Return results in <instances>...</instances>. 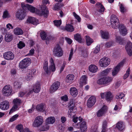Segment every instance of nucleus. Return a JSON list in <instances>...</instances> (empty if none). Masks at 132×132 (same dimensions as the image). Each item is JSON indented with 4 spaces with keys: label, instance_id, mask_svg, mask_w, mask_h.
Returning a JSON list of instances; mask_svg holds the SVG:
<instances>
[{
    "label": "nucleus",
    "instance_id": "f257e3e1",
    "mask_svg": "<svg viewBox=\"0 0 132 132\" xmlns=\"http://www.w3.org/2000/svg\"><path fill=\"white\" fill-rule=\"evenodd\" d=\"M28 11L40 15H43L46 18L47 17L48 13L47 9H21L17 12L16 17L19 19L22 20L25 18L27 12Z\"/></svg>",
    "mask_w": 132,
    "mask_h": 132
},
{
    "label": "nucleus",
    "instance_id": "f03ea898",
    "mask_svg": "<svg viewBox=\"0 0 132 132\" xmlns=\"http://www.w3.org/2000/svg\"><path fill=\"white\" fill-rule=\"evenodd\" d=\"M43 68L46 73L48 75L50 74L52 72H53L56 70L55 65H50L48 67V62L47 59L44 61Z\"/></svg>",
    "mask_w": 132,
    "mask_h": 132
},
{
    "label": "nucleus",
    "instance_id": "7ed1b4c3",
    "mask_svg": "<svg viewBox=\"0 0 132 132\" xmlns=\"http://www.w3.org/2000/svg\"><path fill=\"white\" fill-rule=\"evenodd\" d=\"M12 87L10 85H6L4 87L2 91V93L3 95L8 97L11 95L12 92Z\"/></svg>",
    "mask_w": 132,
    "mask_h": 132
},
{
    "label": "nucleus",
    "instance_id": "20e7f679",
    "mask_svg": "<svg viewBox=\"0 0 132 132\" xmlns=\"http://www.w3.org/2000/svg\"><path fill=\"white\" fill-rule=\"evenodd\" d=\"M40 88L39 83V82H37L33 85L32 88L29 89V92L27 94L28 95H29L33 92L35 93H38L39 92Z\"/></svg>",
    "mask_w": 132,
    "mask_h": 132
},
{
    "label": "nucleus",
    "instance_id": "39448f33",
    "mask_svg": "<svg viewBox=\"0 0 132 132\" xmlns=\"http://www.w3.org/2000/svg\"><path fill=\"white\" fill-rule=\"evenodd\" d=\"M44 121L42 117L39 116L37 117L34 120L32 126L35 127H38L40 126L43 123Z\"/></svg>",
    "mask_w": 132,
    "mask_h": 132
},
{
    "label": "nucleus",
    "instance_id": "423d86ee",
    "mask_svg": "<svg viewBox=\"0 0 132 132\" xmlns=\"http://www.w3.org/2000/svg\"><path fill=\"white\" fill-rule=\"evenodd\" d=\"M112 78L111 77H105L98 80L97 83L100 85L108 84L112 81Z\"/></svg>",
    "mask_w": 132,
    "mask_h": 132
},
{
    "label": "nucleus",
    "instance_id": "0eeeda50",
    "mask_svg": "<svg viewBox=\"0 0 132 132\" xmlns=\"http://www.w3.org/2000/svg\"><path fill=\"white\" fill-rule=\"evenodd\" d=\"M125 62V60H123L113 69L112 72L113 76H116L118 74L120 71L121 68L123 66Z\"/></svg>",
    "mask_w": 132,
    "mask_h": 132
},
{
    "label": "nucleus",
    "instance_id": "6e6552de",
    "mask_svg": "<svg viewBox=\"0 0 132 132\" xmlns=\"http://www.w3.org/2000/svg\"><path fill=\"white\" fill-rule=\"evenodd\" d=\"M53 53L55 56L58 57H60L63 55V51L59 45H57L54 48Z\"/></svg>",
    "mask_w": 132,
    "mask_h": 132
},
{
    "label": "nucleus",
    "instance_id": "1a4fd4ad",
    "mask_svg": "<svg viewBox=\"0 0 132 132\" xmlns=\"http://www.w3.org/2000/svg\"><path fill=\"white\" fill-rule=\"evenodd\" d=\"M31 63L30 59L28 58H26L22 60L19 63V66L21 69L27 67Z\"/></svg>",
    "mask_w": 132,
    "mask_h": 132
},
{
    "label": "nucleus",
    "instance_id": "9d476101",
    "mask_svg": "<svg viewBox=\"0 0 132 132\" xmlns=\"http://www.w3.org/2000/svg\"><path fill=\"white\" fill-rule=\"evenodd\" d=\"M110 63V59L107 57H103L100 59L99 61V64L102 67H106Z\"/></svg>",
    "mask_w": 132,
    "mask_h": 132
},
{
    "label": "nucleus",
    "instance_id": "9b49d317",
    "mask_svg": "<svg viewBox=\"0 0 132 132\" xmlns=\"http://www.w3.org/2000/svg\"><path fill=\"white\" fill-rule=\"evenodd\" d=\"M36 70L33 69L30 70L25 77V79L27 81L31 80L33 79V77L35 75Z\"/></svg>",
    "mask_w": 132,
    "mask_h": 132
},
{
    "label": "nucleus",
    "instance_id": "f8f14e48",
    "mask_svg": "<svg viewBox=\"0 0 132 132\" xmlns=\"http://www.w3.org/2000/svg\"><path fill=\"white\" fill-rule=\"evenodd\" d=\"M77 127H79L81 132H86L87 131V126L85 121L78 123Z\"/></svg>",
    "mask_w": 132,
    "mask_h": 132
},
{
    "label": "nucleus",
    "instance_id": "ddd939ff",
    "mask_svg": "<svg viewBox=\"0 0 132 132\" xmlns=\"http://www.w3.org/2000/svg\"><path fill=\"white\" fill-rule=\"evenodd\" d=\"M96 101V97L94 96H91L87 101V106L89 108H91L95 104Z\"/></svg>",
    "mask_w": 132,
    "mask_h": 132
},
{
    "label": "nucleus",
    "instance_id": "4468645a",
    "mask_svg": "<svg viewBox=\"0 0 132 132\" xmlns=\"http://www.w3.org/2000/svg\"><path fill=\"white\" fill-rule=\"evenodd\" d=\"M3 57L5 60H11L14 58V55L12 52L8 51L6 52L3 54Z\"/></svg>",
    "mask_w": 132,
    "mask_h": 132
},
{
    "label": "nucleus",
    "instance_id": "2eb2a0df",
    "mask_svg": "<svg viewBox=\"0 0 132 132\" xmlns=\"http://www.w3.org/2000/svg\"><path fill=\"white\" fill-rule=\"evenodd\" d=\"M100 95L102 98H105L107 101H110L112 99V96L110 92L101 93Z\"/></svg>",
    "mask_w": 132,
    "mask_h": 132
},
{
    "label": "nucleus",
    "instance_id": "dca6fc26",
    "mask_svg": "<svg viewBox=\"0 0 132 132\" xmlns=\"http://www.w3.org/2000/svg\"><path fill=\"white\" fill-rule=\"evenodd\" d=\"M9 102L7 101H5L1 102L0 104V108L3 110H7L9 108Z\"/></svg>",
    "mask_w": 132,
    "mask_h": 132
},
{
    "label": "nucleus",
    "instance_id": "f3484780",
    "mask_svg": "<svg viewBox=\"0 0 132 132\" xmlns=\"http://www.w3.org/2000/svg\"><path fill=\"white\" fill-rule=\"evenodd\" d=\"M125 49L128 55L130 56H131L132 54V43L128 41L127 42Z\"/></svg>",
    "mask_w": 132,
    "mask_h": 132
},
{
    "label": "nucleus",
    "instance_id": "a211bd4d",
    "mask_svg": "<svg viewBox=\"0 0 132 132\" xmlns=\"http://www.w3.org/2000/svg\"><path fill=\"white\" fill-rule=\"evenodd\" d=\"M118 28L119 29L120 34L123 36H125L127 34V30L126 27L122 24H120Z\"/></svg>",
    "mask_w": 132,
    "mask_h": 132
},
{
    "label": "nucleus",
    "instance_id": "6ab92c4d",
    "mask_svg": "<svg viewBox=\"0 0 132 132\" xmlns=\"http://www.w3.org/2000/svg\"><path fill=\"white\" fill-rule=\"evenodd\" d=\"M26 23H31L34 25L38 24V20L36 18L30 16L29 17L27 20Z\"/></svg>",
    "mask_w": 132,
    "mask_h": 132
},
{
    "label": "nucleus",
    "instance_id": "aec40b11",
    "mask_svg": "<svg viewBox=\"0 0 132 132\" xmlns=\"http://www.w3.org/2000/svg\"><path fill=\"white\" fill-rule=\"evenodd\" d=\"M108 107L106 106L103 105L102 108L99 110L97 113V116L100 117L104 115L106 112Z\"/></svg>",
    "mask_w": 132,
    "mask_h": 132
},
{
    "label": "nucleus",
    "instance_id": "412c9836",
    "mask_svg": "<svg viewBox=\"0 0 132 132\" xmlns=\"http://www.w3.org/2000/svg\"><path fill=\"white\" fill-rule=\"evenodd\" d=\"M60 85V82L58 81L54 82L51 87L50 90V92L52 93L56 91L59 88Z\"/></svg>",
    "mask_w": 132,
    "mask_h": 132
},
{
    "label": "nucleus",
    "instance_id": "4be33fe9",
    "mask_svg": "<svg viewBox=\"0 0 132 132\" xmlns=\"http://www.w3.org/2000/svg\"><path fill=\"white\" fill-rule=\"evenodd\" d=\"M76 111V109L75 108H71L68 112V117L70 118H72V117L75 116V113Z\"/></svg>",
    "mask_w": 132,
    "mask_h": 132
},
{
    "label": "nucleus",
    "instance_id": "5701e85b",
    "mask_svg": "<svg viewBox=\"0 0 132 132\" xmlns=\"http://www.w3.org/2000/svg\"><path fill=\"white\" fill-rule=\"evenodd\" d=\"M87 77L86 75H83L82 76L79 81V83L81 86H82L85 85L87 83Z\"/></svg>",
    "mask_w": 132,
    "mask_h": 132
},
{
    "label": "nucleus",
    "instance_id": "b1692460",
    "mask_svg": "<svg viewBox=\"0 0 132 132\" xmlns=\"http://www.w3.org/2000/svg\"><path fill=\"white\" fill-rule=\"evenodd\" d=\"M74 79V76L72 74L69 75L66 77V81L67 82L71 83Z\"/></svg>",
    "mask_w": 132,
    "mask_h": 132
},
{
    "label": "nucleus",
    "instance_id": "393cba45",
    "mask_svg": "<svg viewBox=\"0 0 132 132\" xmlns=\"http://www.w3.org/2000/svg\"><path fill=\"white\" fill-rule=\"evenodd\" d=\"M118 21H116L110 22V25L112 28L116 29L118 28L120 24H119Z\"/></svg>",
    "mask_w": 132,
    "mask_h": 132
},
{
    "label": "nucleus",
    "instance_id": "a878e982",
    "mask_svg": "<svg viewBox=\"0 0 132 132\" xmlns=\"http://www.w3.org/2000/svg\"><path fill=\"white\" fill-rule=\"evenodd\" d=\"M55 118L53 117H50L47 118L45 121L46 123L48 124H52L55 122Z\"/></svg>",
    "mask_w": 132,
    "mask_h": 132
},
{
    "label": "nucleus",
    "instance_id": "bb28decb",
    "mask_svg": "<svg viewBox=\"0 0 132 132\" xmlns=\"http://www.w3.org/2000/svg\"><path fill=\"white\" fill-rule=\"evenodd\" d=\"M116 127L119 130H123L125 129V125L121 121L119 122L116 124Z\"/></svg>",
    "mask_w": 132,
    "mask_h": 132
},
{
    "label": "nucleus",
    "instance_id": "cd10ccee",
    "mask_svg": "<svg viewBox=\"0 0 132 132\" xmlns=\"http://www.w3.org/2000/svg\"><path fill=\"white\" fill-rule=\"evenodd\" d=\"M70 94L73 97L77 96L78 94V91L77 89L74 87L71 88L70 90Z\"/></svg>",
    "mask_w": 132,
    "mask_h": 132
},
{
    "label": "nucleus",
    "instance_id": "c85d7f7f",
    "mask_svg": "<svg viewBox=\"0 0 132 132\" xmlns=\"http://www.w3.org/2000/svg\"><path fill=\"white\" fill-rule=\"evenodd\" d=\"M100 33L102 37L106 39H108L109 37V34L106 31H104L101 30Z\"/></svg>",
    "mask_w": 132,
    "mask_h": 132
},
{
    "label": "nucleus",
    "instance_id": "c756f323",
    "mask_svg": "<svg viewBox=\"0 0 132 132\" xmlns=\"http://www.w3.org/2000/svg\"><path fill=\"white\" fill-rule=\"evenodd\" d=\"M89 71L93 73H95L97 71L98 68L96 66L94 65H90L89 67Z\"/></svg>",
    "mask_w": 132,
    "mask_h": 132
},
{
    "label": "nucleus",
    "instance_id": "7c9ffc66",
    "mask_svg": "<svg viewBox=\"0 0 132 132\" xmlns=\"http://www.w3.org/2000/svg\"><path fill=\"white\" fill-rule=\"evenodd\" d=\"M46 106L43 104L37 105L36 108L37 110L40 112H43L45 111Z\"/></svg>",
    "mask_w": 132,
    "mask_h": 132
},
{
    "label": "nucleus",
    "instance_id": "2f4dec72",
    "mask_svg": "<svg viewBox=\"0 0 132 132\" xmlns=\"http://www.w3.org/2000/svg\"><path fill=\"white\" fill-rule=\"evenodd\" d=\"M49 4L48 0H42V4L40 8H47Z\"/></svg>",
    "mask_w": 132,
    "mask_h": 132
},
{
    "label": "nucleus",
    "instance_id": "473e14b6",
    "mask_svg": "<svg viewBox=\"0 0 132 132\" xmlns=\"http://www.w3.org/2000/svg\"><path fill=\"white\" fill-rule=\"evenodd\" d=\"M65 29L68 32H72L73 31L74 28L72 25L67 24L65 27Z\"/></svg>",
    "mask_w": 132,
    "mask_h": 132
},
{
    "label": "nucleus",
    "instance_id": "72a5a7b5",
    "mask_svg": "<svg viewBox=\"0 0 132 132\" xmlns=\"http://www.w3.org/2000/svg\"><path fill=\"white\" fill-rule=\"evenodd\" d=\"M14 33L16 35H19L22 34L23 31L20 28H16L14 29Z\"/></svg>",
    "mask_w": 132,
    "mask_h": 132
},
{
    "label": "nucleus",
    "instance_id": "f704fd0d",
    "mask_svg": "<svg viewBox=\"0 0 132 132\" xmlns=\"http://www.w3.org/2000/svg\"><path fill=\"white\" fill-rule=\"evenodd\" d=\"M21 100L19 98H16L14 99L13 102L14 104L19 106L22 103Z\"/></svg>",
    "mask_w": 132,
    "mask_h": 132
},
{
    "label": "nucleus",
    "instance_id": "c9c22d12",
    "mask_svg": "<svg viewBox=\"0 0 132 132\" xmlns=\"http://www.w3.org/2000/svg\"><path fill=\"white\" fill-rule=\"evenodd\" d=\"M12 39V35L11 34H7L5 36V40L7 42H10Z\"/></svg>",
    "mask_w": 132,
    "mask_h": 132
},
{
    "label": "nucleus",
    "instance_id": "e433bc0d",
    "mask_svg": "<svg viewBox=\"0 0 132 132\" xmlns=\"http://www.w3.org/2000/svg\"><path fill=\"white\" fill-rule=\"evenodd\" d=\"M21 6L22 8H24V7H26V8H36L34 6L28 4H25L24 3H21Z\"/></svg>",
    "mask_w": 132,
    "mask_h": 132
},
{
    "label": "nucleus",
    "instance_id": "4c0bfd02",
    "mask_svg": "<svg viewBox=\"0 0 132 132\" xmlns=\"http://www.w3.org/2000/svg\"><path fill=\"white\" fill-rule=\"evenodd\" d=\"M75 39L79 43L82 42V38L80 35L79 34H77L74 35Z\"/></svg>",
    "mask_w": 132,
    "mask_h": 132
},
{
    "label": "nucleus",
    "instance_id": "58836bf2",
    "mask_svg": "<svg viewBox=\"0 0 132 132\" xmlns=\"http://www.w3.org/2000/svg\"><path fill=\"white\" fill-rule=\"evenodd\" d=\"M86 38L87 45L88 46L90 45L93 42V40L89 36H86Z\"/></svg>",
    "mask_w": 132,
    "mask_h": 132
},
{
    "label": "nucleus",
    "instance_id": "ea45409f",
    "mask_svg": "<svg viewBox=\"0 0 132 132\" xmlns=\"http://www.w3.org/2000/svg\"><path fill=\"white\" fill-rule=\"evenodd\" d=\"M19 106L14 104V105L13 106L9 112V114H10L13 112L18 110Z\"/></svg>",
    "mask_w": 132,
    "mask_h": 132
},
{
    "label": "nucleus",
    "instance_id": "a19ab883",
    "mask_svg": "<svg viewBox=\"0 0 132 132\" xmlns=\"http://www.w3.org/2000/svg\"><path fill=\"white\" fill-rule=\"evenodd\" d=\"M49 127L47 123L46 125L40 128V131H46L49 129Z\"/></svg>",
    "mask_w": 132,
    "mask_h": 132
},
{
    "label": "nucleus",
    "instance_id": "79ce46f5",
    "mask_svg": "<svg viewBox=\"0 0 132 132\" xmlns=\"http://www.w3.org/2000/svg\"><path fill=\"white\" fill-rule=\"evenodd\" d=\"M111 70V68H108L104 70L102 72L101 75L103 76L107 75L110 72Z\"/></svg>",
    "mask_w": 132,
    "mask_h": 132
},
{
    "label": "nucleus",
    "instance_id": "37998d69",
    "mask_svg": "<svg viewBox=\"0 0 132 132\" xmlns=\"http://www.w3.org/2000/svg\"><path fill=\"white\" fill-rule=\"evenodd\" d=\"M107 121H104L102 124V129L101 132H106V128L107 127Z\"/></svg>",
    "mask_w": 132,
    "mask_h": 132
},
{
    "label": "nucleus",
    "instance_id": "c03bdc74",
    "mask_svg": "<svg viewBox=\"0 0 132 132\" xmlns=\"http://www.w3.org/2000/svg\"><path fill=\"white\" fill-rule=\"evenodd\" d=\"M17 46L19 48L21 49L25 46V44L23 42L20 41L18 44Z\"/></svg>",
    "mask_w": 132,
    "mask_h": 132
},
{
    "label": "nucleus",
    "instance_id": "a18cd8bd",
    "mask_svg": "<svg viewBox=\"0 0 132 132\" xmlns=\"http://www.w3.org/2000/svg\"><path fill=\"white\" fill-rule=\"evenodd\" d=\"M116 21H119L117 17L115 15H112L110 17V22Z\"/></svg>",
    "mask_w": 132,
    "mask_h": 132
},
{
    "label": "nucleus",
    "instance_id": "49530a36",
    "mask_svg": "<svg viewBox=\"0 0 132 132\" xmlns=\"http://www.w3.org/2000/svg\"><path fill=\"white\" fill-rule=\"evenodd\" d=\"M29 92V90L27 91L26 92L25 91H22L20 92L18 94V96L20 97H22L25 94H26V95L28 96L29 95H28L27 94Z\"/></svg>",
    "mask_w": 132,
    "mask_h": 132
},
{
    "label": "nucleus",
    "instance_id": "de8ad7c7",
    "mask_svg": "<svg viewBox=\"0 0 132 132\" xmlns=\"http://www.w3.org/2000/svg\"><path fill=\"white\" fill-rule=\"evenodd\" d=\"M122 106L120 103H119L116 105L114 108V110L119 111L121 108Z\"/></svg>",
    "mask_w": 132,
    "mask_h": 132
},
{
    "label": "nucleus",
    "instance_id": "09e8293b",
    "mask_svg": "<svg viewBox=\"0 0 132 132\" xmlns=\"http://www.w3.org/2000/svg\"><path fill=\"white\" fill-rule=\"evenodd\" d=\"M16 128L20 132H23L24 130L22 125L21 124L19 125L16 126Z\"/></svg>",
    "mask_w": 132,
    "mask_h": 132
},
{
    "label": "nucleus",
    "instance_id": "8fccbe9b",
    "mask_svg": "<svg viewBox=\"0 0 132 132\" xmlns=\"http://www.w3.org/2000/svg\"><path fill=\"white\" fill-rule=\"evenodd\" d=\"M10 17V14L7 11H5L4 12L3 15V18H8Z\"/></svg>",
    "mask_w": 132,
    "mask_h": 132
},
{
    "label": "nucleus",
    "instance_id": "3c124183",
    "mask_svg": "<svg viewBox=\"0 0 132 132\" xmlns=\"http://www.w3.org/2000/svg\"><path fill=\"white\" fill-rule=\"evenodd\" d=\"M53 22L54 25L57 27H59L61 24L62 22L61 20H54Z\"/></svg>",
    "mask_w": 132,
    "mask_h": 132
},
{
    "label": "nucleus",
    "instance_id": "603ef678",
    "mask_svg": "<svg viewBox=\"0 0 132 132\" xmlns=\"http://www.w3.org/2000/svg\"><path fill=\"white\" fill-rule=\"evenodd\" d=\"M125 95L123 93H120L116 95V98L117 99H121Z\"/></svg>",
    "mask_w": 132,
    "mask_h": 132
},
{
    "label": "nucleus",
    "instance_id": "864d4df0",
    "mask_svg": "<svg viewBox=\"0 0 132 132\" xmlns=\"http://www.w3.org/2000/svg\"><path fill=\"white\" fill-rule=\"evenodd\" d=\"M14 85L16 87L19 88L21 86V83L15 80L14 81Z\"/></svg>",
    "mask_w": 132,
    "mask_h": 132
},
{
    "label": "nucleus",
    "instance_id": "5fc2aeb1",
    "mask_svg": "<svg viewBox=\"0 0 132 132\" xmlns=\"http://www.w3.org/2000/svg\"><path fill=\"white\" fill-rule=\"evenodd\" d=\"M40 36L42 39L44 40L46 37V33L43 31H42L40 33Z\"/></svg>",
    "mask_w": 132,
    "mask_h": 132
},
{
    "label": "nucleus",
    "instance_id": "6e6d98bb",
    "mask_svg": "<svg viewBox=\"0 0 132 132\" xmlns=\"http://www.w3.org/2000/svg\"><path fill=\"white\" fill-rule=\"evenodd\" d=\"M73 14L75 18L78 20V22L81 21V18L77 15L75 12H73Z\"/></svg>",
    "mask_w": 132,
    "mask_h": 132
},
{
    "label": "nucleus",
    "instance_id": "4d7b16f0",
    "mask_svg": "<svg viewBox=\"0 0 132 132\" xmlns=\"http://www.w3.org/2000/svg\"><path fill=\"white\" fill-rule=\"evenodd\" d=\"M19 115L17 114H15L10 118V121L13 122L16 120L18 117Z\"/></svg>",
    "mask_w": 132,
    "mask_h": 132
},
{
    "label": "nucleus",
    "instance_id": "13d9d810",
    "mask_svg": "<svg viewBox=\"0 0 132 132\" xmlns=\"http://www.w3.org/2000/svg\"><path fill=\"white\" fill-rule=\"evenodd\" d=\"M130 69L128 68L127 70L126 73L123 76V78L125 79L127 78L129 76L130 74Z\"/></svg>",
    "mask_w": 132,
    "mask_h": 132
},
{
    "label": "nucleus",
    "instance_id": "bf43d9fd",
    "mask_svg": "<svg viewBox=\"0 0 132 132\" xmlns=\"http://www.w3.org/2000/svg\"><path fill=\"white\" fill-rule=\"evenodd\" d=\"M95 5L98 8H105L103 5L99 2L97 3Z\"/></svg>",
    "mask_w": 132,
    "mask_h": 132
},
{
    "label": "nucleus",
    "instance_id": "052dcab7",
    "mask_svg": "<svg viewBox=\"0 0 132 132\" xmlns=\"http://www.w3.org/2000/svg\"><path fill=\"white\" fill-rule=\"evenodd\" d=\"M116 40L117 42L121 44V42L122 41V39L120 36H117L116 37Z\"/></svg>",
    "mask_w": 132,
    "mask_h": 132
},
{
    "label": "nucleus",
    "instance_id": "680f3d73",
    "mask_svg": "<svg viewBox=\"0 0 132 132\" xmlns=\"http://www.w3.org/2000/svg\"><path fill=\"white\" fill-rule=\"evenodd\" d=\"M100 45L97 46L95 48L94 53H97L100 51Z\"/></svg>",
    "mask_w": 132,
    "mask_h": 132
},
{
    "label": "nucleus",
    "instance_id": "e2e57ef3",
    "mask_svg": "<svg viewBox=\"0 0 132 132\" xmlns=\"http://www.w3.org/2000/svg\"><path fill=\"white\" fill-rule=\"evenodd\" d=\"M61 98L62 100L65 101H67L68 99V97L66 95L62 96Z\"/></svg>",
    "mask_w": 132,
    "mask_h": 132
},
{
    "label": "nucleus",
    "instance_id": "0e129e2a",
    "mask_svg": "<svg viewBox=\"0 0 132 132\" xmlns=\"http://www.w3.org/2000/svg\"><path fill=\"white\" fill-rule=\"evenodd\" d=\"M66 64V62L65 61H63L62 65L61 66L60 69V73L62 71L64 68Z\"/></svg>",
    "mask_w": 132,
    "mask_h": 132
},
{
    "label": "nucleus",
    "instance_id": "69168bd1",
    "mask_svg": "<svg viewBox=\"0 0 132 132\" xmlns=\"http://www.w3.org/2000/svg\"><path fill=\"white\" fill-rule=\"evenodd\" d=\"M73 49H72L71 50V51L70 53V54H69V61H70L72 57V55L73 54Z\"/></svg>",
    "mask_w": 132,
    "mask_h": 132
},
{
    "label": "nucleus",
    "instance_id": "338daca9",
    "mask_svg": "<svg viewBox=\"0 0 132 132\" xmlns=\"http://www.w3.org/2000/svg\"><path fill=\"white\" fill-rule=\"evenodd\" d=\"M113 43V41H109L106 43L105 44V46L108 47H109L112 45Z\"/></svg>",
    "mask_w": 132,
    "mask_h": 132
},
{
    "label": "nucleus",
    "instance_id": "774afa93",
    "mask_svg": "<svg viewBox=\"0 0 132 132\" xmlns=\"http://www.w3.org/2000/svg\"><path fill=\"white\" fill-rule=\"evenodd\" d=\"M61 120L62 123H64L67 121V118L65 117H62L61 118Z\"/></svg>",
    "mask_w": 132,
    "mask_h": 132
}]
</instances>
